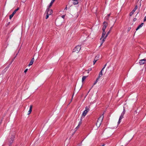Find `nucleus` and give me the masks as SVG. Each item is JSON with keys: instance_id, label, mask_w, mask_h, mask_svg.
Masks as SVG:
<instances>
[{"instance_id": "nucleus-19", "label": "nucleus", "mask_w": 146, "mask_h": 146, "mask_svg": "<svg viewBox=\"0 0 146 146\" xmlns=\"http://www.w3.org/2000/svg\"><path fill=\"white\" fill-rule=\"evenodd\" d=\"M10 22H8L6 24L5 26L6 27H8L10 24Z\"/></svg>"}, {"instance_id": "nucleus-5", "label": "nucleus", "mask_w": 146, "mask_h": 146, "mask_svg": "<svg viewBox=\"0 0 146 146\" xmlns=\"http://www.w3.org/2000/svg\"><path fill=\"white\" fill-rule=\"evenodd\" d=\"M139 63L140 65L144 64H146V59L144 58L140 60H139Z\"/></svg>"}, {"instance_id": "nucleus-6", "label": "nucleus", "mask_w": 146, "mask_h": 146, "mask_svg": "<svg viewBox=\"0 0 146 146\" xmlns=\"http://www.w3.org/2000/svg\"><path fill=\"white\" fill-rule=\"evenodd\" d=\"M50 8L48 7L46 10V14H48L49 15H51L52 13V10L50 9H49V8Z\"/></svg>"}, {"instance_id": "nucleus-36", "label": "nucleus", "mask_w": 146, "mask_h": 146, "mask_svg": "<svg viewBox=\"0 0 146 146\" xmlns=\"http://www.w3.org/2000/svg\"><path fill=\"white\" fill-rule=\"evenodd\" d=\"M79 128V127H78V126H77L76 127V128L75 129H76V130L75 131H76L77 130V129H78V128Z\"/></svg>"}, {"instance_id": "nucleus-34", "label": "nucleus", "mask_w": 146, "mask_h": 146, "mask_svg": "<svg viewBox=\"0 0 146 146\" xmlns=\"http://www.w3.org/2000/svg\"><path fill=\"white\" fill-rule=\"evenodd\" d=\"M125 113V112H122V113H121V115H124V114Z\"/></svg>"}, {"instance_id": "nucleus-16", "label": "nucleus", "mask_w": 146, "mask_h": 146, "mask_svg": "<svg viewBox=\"0 0 146 146\" xmlns=\"http://www.w3.org/2000/svg\"><path fill=\"white\" fill-rule=\"evenodd\" d=\"M87 77V76H83L82 79V81L83 82L86 79V78Z\"/></svg>"}, {"instance_id": "nucleus-22", "label": "nucleus", "mask_w": 146, "mask_h": 146, "mask_svg": "<svg viewBox=\"0 0 146 146\" xmlns=\"http://www.w3.org/2000/svg\"><path fill=\"white\" fill-rule=\"evenodd\" d=\"M8 67H6L3 70V72H5L7 71V70L8 69Z\"/></svg>"}, {"instance_id": "nucleus-13", "label": "nucleus", "mask_w": 146, "mask_h": 146, "mask_svg": "<svg viewBox=\"0 0 146 146\" xmlns=\"http://www.w3.org/2000/svg\"><path fill=\"white\" fill-rule=\"evenodd\" d=\"M55 0H52L51 2L50 3L49 5L48 6V8H50L52 5L53 3L55 1Z\"/></svg>"}, {"instance_id": "nucleus-35", "label": "nucleus", "mask_w": 146, "mask_h": 146, "mask_svg": "<svg viewBox=\"0 0 146 146\" xmlns=\"http://www.w3.org/2000/svg\"><path fill=\"white\" fill-rule=\"evenodd\" d=\"M136 20H137V19L136 18H134L133 19V21H136Z\"/></svg>"}, {"instance_id": "nucleus-31", "label": "nucleus", "mask_w": 146, "mask_h": 146, "mask_svg": "<svg viewBox=\"0 0 146 146\" xmlns=\"http://www.w3.org/2000/svg\"><path fill=\"white\" fill-rule=\"evenodd\" d=\"M146 21V15L145 16V17L144 19V20H143V21L144 22H145Z\"/></svg>"}, {"instance_id": "nucleus-17", "label": "nucleus", "mask_w": 146, "mask_h": 146, "mask_svg": "<svg viewBox=\"0 0 146 146\" xmlns=\"http://www.w3.org/2000/svg\"><path fill=\"white\" fill-rule=\"evenodd\" d=\"M19 8H18L16 9L12 13L14 15L16 13V12L19 10Z\"/></svg>"}, {"instance_id": "nucleus-9", "label": "nucleus", "mask_w": 146, "mask_h": 146, "mask_svg": "<svg viewBox=\"0 0 146 146\" xmlns=\"http://www.w3.org/2000/svg\"><path fill=\"white\" fill-rule=\"evenodd\" d=\"M34 60H35L34 58H33L31 59V61H30L29 64V66H30L32 65L33 64V62H34Z\"/></svg>"}, {"instance_id": "nucleus-30", "label": "nucleus", "mask_w": 146, "mask_h": 146, "mask_svg": "<svg viewBox=\"0 0 146 146\" xmlns=\"http://www.w3.org/2000/svg\"><path fill=\"white\" fill-rule=\"evenodd\" d=\"M131 27H129L128 28V30H127L128 32H129L130 31V30L131 29Z\"/></svg>"}, {"instance_id": "nucleus-25", "label": "nucleus", "mask_w": 146, "mask_h": 146, "mask_svg": "<svg viewBox=\"0 0 146 146\" xmlns=\"http://www.w3.org/2000/svg\"><path fill=\"white\" fill-rule=\"evenodd\" d=\"M82 119H81L80 121L79 122L78 125H79L80 126V125L82 124Z\"/></svg>"}, {"instance_id": "nucleus-2", "label": "nucleus", "mask_w": 146, "mask_h": 146, "mask_svg": "<svg viewBox=\"0 0 146 146\" xmlns=\"http://www.w3.org/2000/svg\"><path fill=\"white\" fill-rule=\"evenodd\" d=\"M89 107H88L86 106L85 108V110L82 113V115L84 117L86 116L87 113L89 111Z\"/></svg>"}, {"instance_id": "nucleus-11", "label": "nucleus", "mask_w": 146, "mask_h": 146, "mask_svg": "<svg viewBox=\"0 0 146 146\" xmlns=\"http://www.w3.org/2000/svg\"><path fill=\"white\" fill-rule=\"evenodd\" d=\"M144 24L143 23H141V24L139 25L137 29H136V31L138 30L140 28H141L143 25Z\"/></svg>"}, {"instance_id": "nucleus-44", "label": "nucleus", "mask_w": 146, "mask_h": 146, "mask_svg": "<svg viewBox=\"0 0 146 146\" xmlns=\"http://www.w3.org/2000/svg\"><path fill=\"white\" fill-rule=\"evenodd\" d=\"M65 9V10H66L67 9V7H66V8H65V9Z\"/></svg>"}, {"instance_id": "nucleus-15", "label": "nucleus", "mask_w": 146, "mask_h": 146, "mask_svg": "<svg viewBox=\"0 0 146 146\" xmlns=\"http://www.w3.org/2000/svg\"><path fill=\"white\" fill-rule=\"evenodd\" d=\"M103 71V70H101V71L100 72V73H99L98 77L100 78V77H101L102 76V75H103L102 73V71Z\"/></svg>"}, {"instance_id": "nucleus-32", "label": "nucleus", "mask_w": 146, "mask_h": 146, "mask_svg": "<svg viewBox=\"0 0 146 146\" xmlns=\"http://www.w3.org/2000/svg\"><path fill=\"white\" fill-rule=\"evenodd\" d=\"M28 70V69H26L25 70V71H24V72H25V73H26L27 72V71Z\"/></svg>"}, {"instance_id": "nucleus-4", "label": "nucleus", "mask_w": 146, "mask_h": 146, "mask_svg": "<svg viewBox=\"0 0 146 146\" xmlns=\"http://www.w3.org/2000/svg\"><path fill=\"white\" fill-rule=\"evenodd\" d=\"M15 133L14 131L13 133L12 134L9 140V143L10 144H11L13 141L14 139L15 138Z\"/></svg>"}, {"instance_id": "nucleus-24", "label": "nucleus", "mask_w": 146, "mask_h": 146, "mask_svg": "<svg viewBox=\"0 0 146 146\" xmlns=\"http://www.w3.org/2000/svg\"><path fill=\"white\" fill-rule=\"evenodd\" d=\"M123 116L124 115H121L119 117V118L121 119L123 118Z\"/></svg>"}, {"instance_id": "nucleus-33", "label": "nucleus", "mask_w": 146, "mask_h": 146, "mask_svg": "<svg viewBox=\"0 0 146 146\" xmlns=\"http://www.w3.org/2000/svg\"><path fill=\"white\" fill-rule=\"evenodd\" d=\"M100 78H99L98 77L97 78V79H96V81L97 82H98L99 79Z\"/></svg>"}, {"instance_id": "nucleus-10", "label": "nucleus", "mask_w": 146, "mask_h": 146, "mask_svg": "<svg viewBox=\"0 0 146 146\" xmlns=\"http://www.w3.org/2000/svg\"><path fill=\"white\" fill-rule=\"evenodd\" d=\"M33 106L32 105H31L30 106L29 110L28 112V115H29L31 113L32 111V108Z\"/></svg>"}, {"instance_id": "nucleus-1", "label": "nucleus", "mask_w": 146, "mask_h": 146, "mask_svg": "<svg viewBox=\"0 0 146 146\" xmlns=\"http://www.w3.org/2000/svg\"><path fill=\"white\" fill-rule=\"evenodd\" d=\"M104 117V114H103L98 119L96 123V125L97 127H99L101 125L102 123Z\"/></svg>"}, {"instance_id": "nucleus-43", "label": "nucleus", "mask_w": 146, "mask_h": 146, "mask_svg": "<svg viewBox=\"0 0 146 146\" xmlns=\"http://www.w3.org/2000/svg\"><path fill=\"white\" fill-rule=\"evenodd\" d=\"M105 144H103L102 145H101L100 146H105Z\"/></svg>"}, {"instance_id": "nucleus-42", "label": "nucleus", "mask_w": 146, "mask_h": 146, "mask_svg": "<svg viewBox=\"0 0 146 146\" xmlns=\"http://www.w3.org/2000/svg\"><path fill=\"white\" fill-rule=\"evenodd\" d=\"M125 109L124 108V107L123 108V112H125Z\"/></svg>"}, {"instance_id": "nucleus-45", "label": "nucleus", "mask_w": 146, "mask_h": 146, "mask_svg": "<svg viewBox=\"0 0 146 146\" xmlns=\"http://www.w3.org/2000/svg\"><path fill=\"white\" fill-rule=\"evenodd\" d=\"M77 126L79 127V128L80 126L79 125H78Z\"/></svg>"}, {"instance_id": "nucleus-27", "label": "nucleus", "mask_w": 146, "mask_h": 146, "mask_svg": "<svg viewBox=\"0 0 146 146\" xmlns=\"http://www.w3.org/2000/svg\"><path fill=\"white\" fill-rule=\"evenodd\" d=\"M107 65V64H106L104 66V67L103 68H102V70H103L106 67Z\"/></svg>"}, {"instance_id": "nucleus-39", "label": "nucleus", "mask_w": 146, "mask_h": 146, "mask_svg": "<svg viewBox=\"0 0 146 146\" xmlns=\"http://www.w3.org/2000/svg\"><path fill=\"white\" fill-rule=\"evenodd\" d=\"M113 26H112L111 27V28H110V30L109 31H111V30L112 28H113Z\"/></svg>"}, {"instance_id": "nucleus-18", "label": "nucleus", "mask_w": 146, "mask_h": 146, "mask_svg": "<svg viewBox=\"0 0 146 146\" xmlns=\"http://www.w3.org/2000/svg\"><path fill=\"white\" fill-rule=\"evenodd\" d=\"M97 56H96L93 62V64H94L96 63V62L98 60L97 58L96 59V57Z\"/></svg>"}, {"instance_id": "nucleus-23", "label": "nucleus", "mask_w": 146, "mask_h": 146, "mask_svg": "<svg viewBox=\"0 0 146 146\" xmlns=\"http://www.w3.org/2000/svg\"><path fill=\"white\" fill-rule=\"evenodd\" d=\"M14 15L12 13L11 15H10L9 16V19H12V18L13 17Z\"/></svg>"}, {"instance_id": "nucleus-38", "label": "nucleus", "mask_w": 146, "mask_h": 146, "mask_svg": "<svg viewBox=\"0 0 146 146\" xmlns=\"http://www.w3.org/2000/svg\"><path fill=\"white\" fill-rule=\"evenodd\" d=\"M110 15H111V13H110V14H108V15H107V17H109L110 16Z\"/></svg>"}, {"instance_id": "nucleus-20", "label": "nucleus", "mask_w": 146, "mask_h": 146, "mask_svg": "<svg viewBox=\"0 0 146 146\" xmlns=\"http://www.w3.org/2000/svg\"><path fill=\"white\" fill-rule=\"evenodd\" d=\"M110 31H108L107 32V33L106 34V35L105 36V38H106L108 36V35L110 33Z\"/></svg>"}, {"instance_id": "nucleus-3", "label": "nucleus", "mask_w": 146, "mask_h": 146, "mask_svg": "<svg viewBox=\"0 0 146 146\" xmlns=\"http://www.w3.org/2000/svg\"><path fill=\"white\" fill-rule=\"evenodd\" d=\"M81 48V47L80 45L76 46L73 49V52L78 53Z\"/></svg>"}, {"instance_id": "nucleus-40", "label": "nucleus", "mask_w": 146, "mask_h": 146, "mask_svg": "<svg viewBox=\"0 0 146 146\" xmlns=\"http://www.w3.org/2000/svg\"><path fill=\"white\" fill-rule=\"evenodd\" d=\"M91 70V69H89V70H87V71H87V72L88 73H89V71H90V70Z\"/></svg>"}, {"instance_id": "nucleus-7", "label": "nucleus", "mask_w": 146, "mask_h": 146, "mask_svg": "<svg viewBox=\"0 0 146 146\" xmlns=\"http://www.w3.org/2000/svg\"><path fill=\"white\" fill-rule=\"evenodd\" d=\"M103 27L102 28V31H105V29L107 27V23L104 21L103 23Z\"/></svg>"}, {"instance_id": "nucleus-37", "label": "nucleus", "mask_w": 146, "mask_h": 146, "mask_svg": "<svg viewBox=\"0 0 146 146\" xmlns=\"http://www.w3.org/2000/svg\"><path fill=\"white\" fill-rule=\"evenodd\" d=\"M97 82L96 81L95 82H94V85H95V84H96Z\"/></svg>"}, {"instance_id": "nucleus-29", "label": "nucleus", "mask_w": 146, "mask_h": 146, "mask_svg": "<svg viewBox=\"0 0 146 146\" xmlns=\"http://www.w3.org/2000/svg\"><path fill=\"white\" fill-rule=\"evenodd\" d=\"M49 15H48V14H47L46 15V19H47L48 17H49Z\"/></svg>"}, {"instance_id": "nucleus-21", "label": "nucleus", "mask_w": 146, "mask_h": 146, "mask_svg": "<svg viewBox=\"0 0 146 146\" xmlns=\"http://www.w3.org/2000/svg\"><path fill=\"white\" fill-rule=\"evenodd\" d=\"M106 38H105V37L102 39V43H101L100 46H101L102 44L105 41V39Z\"/></svg>"}, {"instance_id": "nucleus-41", "label": "nucleus", "mask_w": 146, "mask_h": 146, "mask_svg": "<svg viewBox=\"0 0 146 146\" xmlns=\"http://www.w3.org/2000/svg\"><path fill=\"white\" fill-rule=\"evenodd\" d=\"M62 17L63 18V19H64V17H65V15H63L62 16Z\"/></svg>"}, {"instance_id": "nucleus-26", "label": "nucleus", "mask_w": 146, "mask_h": 146, "mask_svg": "<svg viewBox=\"0 0 146 146\" xmlns=\"http://www.w3.org/2000/svg\"><path fill=\"white\" fill-rule=\"evenodd\" d=\"M121 119H120L119 118V121H118V124H119V123H120V122L121 121Z\"/></svg>"}, {"instance_id": "nucleus-12", "label": "nucleus", "mask_w": 146, "mask_h": 146, "mask_svg": "<svg viewBox=\"0 0 146 146\" xmlns=\"http://www.w3.org/2000/svg\"><path fill=\"white\" fill-rule=\"evenodd\" d=\"M78 3V0H73V3L74 5L77 4Z\"/></svg>"}, {"instance_id": "nucleus-8", "label": "nucleus", "mask_w": 146, "mask_h": 146, "mask_svg": "<svg viewBox=\"0 0 146 146\" xmlns=\"http://www.w3.org/2000/svg\"><path fill=\"white\" fill-rule=\"evenodd\" d=\"M137 6L136 5L134 8L133 9V10L131 12L129 13V15L130 16H131L133 13H134V12L136 10V9H137Z\"/></svg>"}, {"instance_id": "nucleus-14", "label": "nucleus", "mask_w": 146, "mask_h": 146, "mask_svg": "<svg viewBox=\"0 0 146 146\" xmlns=\"http://www.w3.org/2000/svg\"><path fill=\"white\" fill-rule=\"evenodd\" d=\"M106 34V33L105 32V31H103V32L102 33V36L101 37V38L100 39L101 40L102 38H103L104 36H105V35Z\"/></svg>"}, {"instance_id": "nucleus-46", "label": "nucleus", "mask_w": 146, "mask_h": 146, "mask_svg": "<svg viewBox=\"0 0 146 146\" xmlns=\"http://www.w3.org/2000/svg\"><path fill=\"white\" fill-rule=\"evenodd\" d=\"M121 146H123V145H121Z\"/></svg>"}, {"instance_id": "nucleus-28", "label": "nucleus", "mask_w": 146, "mask_h": 146, "mask_svg": "<svg viewBox=\"0 0 146 146\" xmlns=\"http://www.w3.org/2000/svg\"><path fill=\"white\" fill-rule=\"evenodd\" d=\"M105 19H106V20H108L109 19V17H107V16H106V17H105Z\"/></svg>"}]
</instances>
